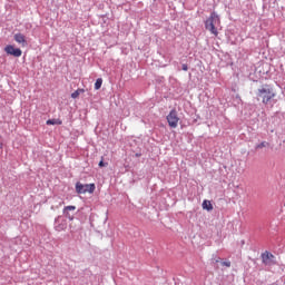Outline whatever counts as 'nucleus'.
Wrapping results in <instances>:
<instances>
[{
    "label": "nucleus",
    "instance_id": "nucleus-1",
    "mask_svg": "<svg viewBox=\"0 0 285 285\" xmlns=\"http://www.w3.org/2000/svg\"><path fill=\"white\" fill-rule=\"evenodd\" d=\"M257 97L262 99V104L267 106V104H271L277 95L275 94V90L268 85H264L261 89L257 91Z\"/></svg>",
    "mask_w": 285,
    "mask_h": 285
},
{
    "label": "nucleus",
    "instance_id": "nucleus-2",
    "mask_svg": "<svg viewBox=\"0 0 285 285\" xmlns=\"http://www.w3.org/2000/svg\"><path fill=\"white\" fill-rule=\"evenodd\" d=\"M215 26H222V20L219 19V16L216 12H212L210 17L205 22V28L206 30H209L212 35L218 37L219 31H217V28Z\"/></svg>",
    "mask_w": 285,
    "mask_h": 285
},
{
    "label": "nucleus",
    "instance_id": "nucleus-3",
    "mask_svg": "<svg viewBox=\"0 0 285 285\" xmlns=\"http://www.w3.org/2000/svg\"><path fill=\"white\" fill-rule=\"evenodd\" d=\"M95 184H81V183H77L76 184V193H78L79 195H86V193L92 194L95 193Z\"/></svg>",
    "mask_w": 285,
    "mask_h": 285
},
{
    "label": "nucleus",
    "instance_id": "nucleus-4",
    "mask_svg": "<svg viewBox=\"0 0 285 285\" xmlns=\"http://www.w3.org/2000/svg\"><path fill=\"white\" fill-rule=\"evenodd\" d=\"M167 124L169 128H177L179 126V115L177 114V109H171L167 115Z\"/></svg>",
    "mask_w": 285,
    "mask_h": 285
},
{
    "label": "nucleus",
    "instance_id": "nucleus-5",
    "mask_svg": "<svg viewBox=\"0 0 285 285\" xmlns=\"http://www.w3.org/2000/svg\"><path fill=\"white\" fill-rule=\"evenodd\" d=\"M4 52H7V55H11L12 57H21V55H23V51H21V49L19 48H14V46L9 45L4 48Z\"/></svg>",
    "mask_w": 285,
    "mask_h": 285
},
{
    "label": "nucleus",
    "instance_id": "nucleus-6",
    "mask_svg": "<svg viewBox=\"0 0 285 285\" xmlns=\"http://www.w3.org/2000/svg\"><path fill=\"white\" fill-rule=\"evenodd\" d=\"M273 259H275V256L272 253L265 252L262 254V262L265 266H272V264H275Z\"/></svg>",
    "mask_w": 285,
    "mask_h": 285
},
{
    "label": "nucleus",
    "instance_id": "nucleus-7",
    "mask_svg": "<svg viewBox=\"0 0 285 285\" xmlns=\"http://www.w3.org/2000/svg\"><path fill=\"white\" fill-rule=\"evenodd\" d=\"M13 39L17 43H20L22 48H26L28 46V41L26 40V36L23 33H16L13 36Z\"/></svg>",
    "mask_w": 285,
    "mask_h": 285
},
{
    "label": "nucleus",
    "instance_id": "nucleus-8",
    "mask_svg": "<svg viewBox=\"0 0 285 285\" xmlns=\"http://www.w3.org/2000/svg\"><path fill=\"white\" fill-rule=\"evenodd\" d=\"M70 210H77V207H76V206H72V205L66 206V207L63 208V215H66V217H70V214L68 213V212H70Z\"/></svg>",
    "mask_w": 285,
    "mask_h": 285
},
{
    "label": "nucleus",
    "instance_id": "nucleus-9",
    "mask_svg": "<svg viewBox=\"0 0 285 285\" xmlns=\"http://www.w3.org/2000/svg\"><path fill=\"white\" fill-rule=\"evenodd\" d=\"M47 126H61V120H59V119H49V120H47Z\"/></svg>",
    "mask_w": 285,
    "mask_h": 285
},
{
    "label": "nucleus",
    "instance_id": "nucleus-10",
    "mask_svg": "<svg viewBox=\"0 0 285 285\" xmlns=\"http://www.w3.org/2000/svg\"><path fill=\"white\" fill-rule=\"evenodd\" d=\"M203 208L204 210H213V204L210 203V200H204Z\"/></svg>",
    "mask_w": 285,
    "mask_h": 285
},
{
    "label": "nucleus",
    "instance_id": "nucleus-11",
    "mask_svg": "<svg viewBox=\"0 0 285 285\" xmlns=\"http://www.w3.org/2000/svg\"><path fill=\"white\" fill-rule=\"evenodd\" d=\"M104 83V79L98 78L95 82V90H99L101 88V85Z\"/></svg>",
    "mask_w": 285,
    "mask_h": 285
},
{
    "label": "nucleus",
    "instance_id": "nucleus-12",
    "mask_svg": "<svg viewBox=\"0 0 285 285\" xmlns=\"http://www.w3.org/2000/svg\"><path fill=\"white\" fill-rule=\"evenodd\" d=\"M81 92H83V89H77L76 91H73L71 94V98L72 99H78V97L81 95Z\"/></svg>",
    "mask_w": 285,
    "mask_h": 285
},
{
    "label": "nucleus",
    "instance_id": "nucleus-13",
    "mask_svg": "<svg viewBox=\"0 0 285 285\" xmlns=\"http://www.w3.org/2000/svg\"><path fill=\"white\" fill-rule=\"evenodd\" d=\"M266 146H268V142L263 141L261 144L256 145L255 149L256 150H262V148H266Z\"/></svg>",
    "mask_w": 285,
    "mask_h": 285
},
{
    "label": "nucleus",
    "instance_id": "nucleus-14",
    "mask_svg": "<svg viewBox=\"0 0 285 285\" xmlns=\"http://www.w3.org/2000/svg\"><path fill=\"white\" fill-rule=\"evenodd\" d=\"M222 266H226L227 268H230V261L223 262Z\"/></svg>",
    "mask_w": 285,
    "mask_h": 285
},
{
    "label": "nucleus",
    "instance_id": "nucleus-15",
    "mask_svg": "<svg viewBox=\"0 0 285 285\" xmlns=\"http://www.w3.org/2000/svg\"><path fill=\"white\" fill-rule=\"evenodd\" d=\"M104 166H108V163L105 164L104 160H100L99 167H100V168H104Z\"/></svg>",
    "mask_w": 285,
    "mask_h": 285
},
{
    "label": "nucleus",
    "instance_id": "nucleus-16",
    "mask_svg": "<svg viewBox=\"0 0 285 285\" xmlns=\"http://www.w3.org/2000/svg\"><path fill=\"white\" fill-rule=\"evenodd\" d=\"M183 70H184L185 72H187V70H188V65H183Z\"/></svg>",
    "mask_w": 285,
    "mask_h": 285
},
{
    "label": "nucleus",
    "instance_id": "nucleus-17",
    "mask_svg": "<svg viewBox=\"0 0 285 285\" xmlns=\"http://www.w3.org/2000/svg\"><path fill=\"white\" fill-rule=\"evenodd\" d=\"M1 148H3V144H0V150H1Z\"/></svg>",
    "mask_w": 285,
    "mask_h": 285
}]
</instances>
